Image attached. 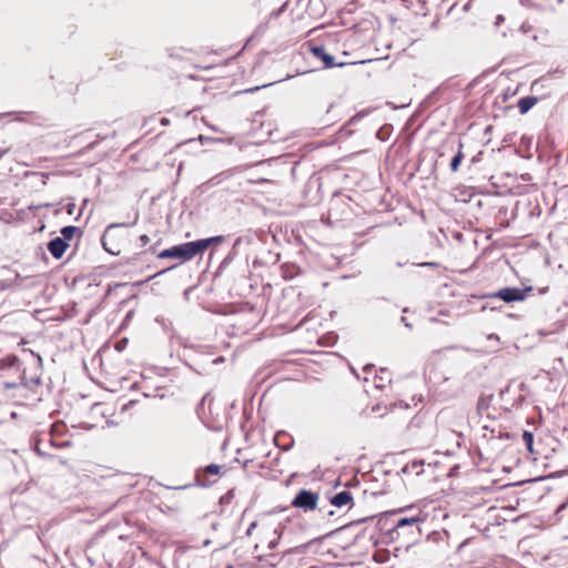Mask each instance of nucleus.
Returning a JSON list of instances; mask_svg holds the SVG:
<instances>
[{
    "instance_id": "nucleus-10",
    "label": "nucleus",
    "mask_w": 568,
    "mask_h": 568,
    "mask_svg": "<svg viewBox=\"0 0 568 568\" xmlns=\"http://www.w3.org/2000/svg\"><path fill=\"white\" fill-rule=\"evenodd\" d=\"M331 504L334 507H337V508H344L345 507L347 509L353 508L354 505H355L353 495L348 490H343V491H339V493L335 494L331 498Z\"/></svg>"
},
{
    "instance_id": "nucleus-13",
    "label": "nucleus",
    "mask_w": 568,
    "mask_h": 568,
    "mask_svg": "<svg viewBox=\"0 0 568 568\" xmlns=\"http://www.w3.org/2000/svg\"><path fill=\"white\" fill-rule=\"evenodd\" d=\"M537 102H538V99L532 95L524 97V98L519 99L517 106H518L520 114H526L532 106L536 105Z\"/></svg>"
},
{
    "instance_id": "nucleus-14",
    "label": "nucleus",
    "mask_w": 568,
    "mask_h": 568,
    "mask_svg": "<svg viewBox=\"0 0 568 568\" xmlns=\"http://www.w3.org/2000/svg\"><path fill=\"white\" fill-rule=\"evenodd\" d=\"M463 143L460 142L459 143V146H458V151L456 153V155L453 158L452 162H450V169L453 172H457L458 169H459V165L464 159V152H463Z\"/></svg>"
},
{
    "instance_id": "nucleus-8",
    "label": "nucleus",
    "mask_w": 568,
    "mask_h": 568,
    "mask_svg": "<svg viewBox=\"0 0 568 568\" xmlns=\"http://www.w3.org/2000/svg\"><path fill=\"white\" fill-rule=\"evenodd\" d=\"M423 518L420 516V511H418L416 515L409 516V517H402L398 518L394 525V528L392 530L393 534H396L397 537H399L400 530H407L408 532H413V528L417 526V524L422 523Z\"/></svg>"
},
{
    "instance_id": "nucleus-28",
    "label": "nucleus",
    "mask_w": 568,
    "mask_h": 568,
    "mask_svg": "<svg viewBox=\"0 0 568 568\" xmlns=\"http://www.w3.org/2000/svg\"><path fill=\"white\" fill-rule=\"evenodd\" d=\"M251 42V39L248 41H246V45L244 47V49L250 44Z\"/></svg>"
},
{
    "instance_id": "nucleus-16",
    "label": "nucleus",
    "mask_w": 568,
    "mask_h": 568,
    "mask_svg": "<svg viewBox=\"0 0 568 568\" xmlns=\"http://www.w3.org/2000/svg\"><path fill=\"white\" fill-rule=\"evenodd\" d=\"M490 404V398H480L477 404V410L480 416L486 415L487 417H490V414L488 412Z\"/></svg>"
},
{
    "instance_id": "nucleus-23",
    "label": "nucleus",
    "mask_w": 568,
    "mask_h": 568,
    "mask_svg": "<svg viewBox=\"0 0 568 568\" xmlns=\"http://www.w3.org/2000/svg\"><path fill=\"white\" fill-rule=\"evenodd\" d=\"M73 209H74V204L73 203L68 204V207H67L68 214L72 215L73 214Z\"/></svg>"
},
{
    "instance_id": "nucleus-17",
    "label": "nucleus",
    "mask_w": 568,
    "mask_h": 568,
    "mask_svg": "<svg viewBox=\"0 0 568 568\" xmlns=\"http://www.w3.org/2000/svg\"><path fill=\"white\" fill-rule=\"evenodd\" d=\"M79 227L77 226H73V225H68V226H64L62 230H61V234L63 236L62 240H64L65 242L67 241H70L73 239L74 234L77 232H79Z\"/></svg>"
},
{
    "instance_id": "nucleus-25",
    "label": "nucleus",
    "mask_w": 568,
    "mask_h": 568,
    "mask_svg": "<svg viewBox=\"0 0 568 568\" xmlns=\"http://www.w3.org/2000/svg\"><path fill=\"white\" fill-rule=\"evenodd\" d=\"M7 153V150H0V160L3 158V155Z\"/></svg>"
},
{
    "instance_id": "nucleus-15",
    "label": "nucleus",
    "mask_w": 568,
    "mask_h": 568,
    "mask_svg": "<svg viewBox=\"0 0 568 568\" xmlns=\"http://www.w3.org/2000/svg\"><path fill=\"white\" fill-rule=\"evenodd\" d=\"M523 442L527 448V450L531 455H538L539 453L534 449V435L530 432L525 430L523 434Z\"/></svg>"
},
{
    "instance_id": "nucleus-5",
    "label": "nucleus",
    "mask_w": 568,
    "mask_h": 568,
    "mask_svg": "<svg viewBox=\"0 0 568 568\" xmlns=\"http://www.w3.org/2000/svg\"><path fill=\"white\" fill-rule=\"evenodd\" d=\"M530 292H532L531 286H526L524 288L503 287L496 293L488 294L487 297L498 298L504 301L505 303L523 302L529 296Z\"/></svg>"
},
{
    "instance_id": "nucleus-7",
    "label": "nucleus",
    "mask_w": 568,
    "mask_h": 568,
    "mask_svg": "<svg viewBox=\"0 0 568 568\" xmlns=\"http://www.w3.org/2000/svg\"><path fill=\"white\" fill-rule=\"evenodd\" d=\"M148 412L146 396L142 399H132L124 404L120 410L121 416L124 419H133L141 417Z\"/></svg>"
},
{
    "instance_id": "nucleus-19",
    "label": "nucleus",
    "mask_w": 568,
    "mask_h": 568,
    "mask_svg": "<svg viewBox=\"0 0 568 568\" xmlns=\"http://www.w3.org/2000/svg\"><path fill=\"white\" fill-rule=\"evenodd\" d=\"M42 443L43 440L42 439H37L36 443H34V452L40 455V456H47L48 455V452L44 449V447L42 446Z\"/></svg>"
},
{
    "instance_id": "nucleus-22",
    "label": "nucleus",
    "mask_w": 568,
    "mask_h": 568,
    "mask_svg": "<svg viewBox=\"0 0 568 568\" xmlns=\"http://www.w3.org/2000/svg\"><path fill=\"white\" fill-rule=\"evenodd\" d=\"M373 369H374V365L373 364H366V365L363 366V371L366 374L371 373Z\"/></svg>"
},
{
    "instance_id": "nucleus-12",
    "label": "nucleus",
    "mask_w": 568,
    "mask_h": 568,
    "mask_svg": "<svg viewBox=\"0 0 568 568\" xmlns=\"http://www.w3.org/2000/svg\"><path fill=\"white\" fill-rule=\"evenodd\" d=\"M69 244L61 237H55L48 243V250L54 258H61Z\"/></svg>"
},
{
    "instance_id": "nucleus-21",
    "label": "nucleus",
    "mask_w": 568,
    "mask_h": 568,
    "mask_svg": "<svg viewBox=\"0 0 568 568\" xmlns=\"http://www.w3.org/2000/svg\"><path fill=\"white\" fill-rule=\"evenodd\" d=\"M140 241H141L142 245L145 246L149 244L150 237L146 234H143L140 236Z\"/></svg>"
},
{
    "instance_id": "nucleus-3",
    "label": "nucleus",
    "mask_w": 568,
    "mask_h": 568,
    "mask_svg": "<svg viewBox=\"0 0 568 568\" xmlns=\"http://www.w3.org/2000/svg\"><path fill=\"white\" fill-rule=\"evenodd\" d=\"M128 224L116 223L109 225L103 232L101 242L104 250L112 255H120L131 241Z\"/></svg>"
},
{
    "instance_id": "nucleus-2",
    "label": "nucleus",
    "mask_w": 568,
    "mask_h": 568,
    "mask_svg": "<svg viewBox=\"0 0 568 568\" xmlns=\"http://www.w3.org/2000/svg\"><path fill=\"white\" fill-rule=\"evenodd\" d=\"M224 241V237L212 236L193 242H186L180 245L163 250L158 254L159 258H178L182 262L190 261L197 255L203 254L211 245H217Z\"/></svg>"
},
{
    "instance_id": "nucleus-27",
    "label": "nucleus",
    "mask_w": 568,
    "mask_h": 568,
    "mask_svg": "<svg viewBox=\"0 0 568 568\" xmlns=\"http://www.w3.org/2000/svg\"><path fill=\"white\" fill-rule=\"evenodd\" d=\"M334 514H335V513H334L333 510H329V511H328V515H329V516H333Z\"/></svg>"
},
{
    "instance_id": "nucleus-26",
    "label": "nucleus",
    "mask_w": 568,
    "mask_h": 568,
    "mask_svg": "<svg viewBox=\"0 0 568 568\" xmlns=\"http://www.w3.org/2000/svg\"><path fill=\"white\" fill-rule=\"evenodd\" d=\"M381 374H386L388 375V372L386 369H381Z\"/></svg>"
},
{
    "instance_id": "nucleus-6",
    "label": "nucleus",
    "mask_w": 568,
    "mask_h": 568,
    "mask_svg": "<svg viewBox=\"0 0 568 568\" xmlns=\"http://www.w3.org/2000/svg\"><path fill=\"white\" fill-rule=\"evenodd\" d=\"M320 500V494L312 490L302 489L300 490L291 505L294 508L302 509L304 513L313 511L317 508Z\"/></svg>"
},
{
    "instance_id": "nucleus-1",
    "label": "nucleus",
    "mask_w": 568,
    "mask_h": 568,
    "mask_svg": "<svg viewBox=\"0 0 568 568\" xmlns=\"http://www.w3.org/2000/svg\"><path fill=\"white\" fill-rule=\"evenodd\" d=\"M281 524L267 515L258 516L246 529V537L254 548V557L262 560L273 556L281 539Z\"/></svg>"
},
{
    "instance_id": "nucleus-20",
    "label": "nucleus",
    "mask_w": 568,
    "mask_h": 568,
    "mask_svg": "<svg viewBox=\"0 0 568 568\" xmlns=\"http://www.w3.org/2000/svg\"><path fill=\"white\" fill-rule=\"evenodd\" d=\"M48 442H49L52 446H58V447H65V446H68V445H69V443H68V442H63V443H60V444H55V443L51 439V437H50V436H49Z\"/></svg>"
},
{
    "instance_id": "nucleus-18",
    "label": "nucleus",
    "mask_w": 568,
    "mask_h": 568,
    "mask_svg": "<svg viewBox=\"0 0 568 568\" xmlns=\"http://www.w3.org/2000/svg\"><path fill=\"white\" fill-rule=\"evenodd\" d=\"M224 468V466H220V465H215V464H211L209 466H206L203 471L204 474L206 475H212V476H215V475H220L221 474V470Z\"/></svg>"
},
{
    "instance_id": "nucleus-24",
    "label": "nucleus",
    "mask_w": 568,
    "mask_h": 568,
    "mask_svg": "<svg viewBox=\"0 0 568 568\" xmlns=\"http://www.w3.org/2000/svg\"><path fill=\"white\" fill-rule=\"evenodd\" d=\"M547 292H548V287H542V288H540V290H539V293H540V294H545V293H547Z\"/></svg>"
},
{
    "instance_id": "nucleus-9",
    "label": "nucleus",
    "mask_w": 568,
    "mask_h": 568,
    "mask_svg": "<svg viewBox=\"0 0 568 568\" xmlns=\"http://www.w3.org/2000/svg\"><path fill=\"white\" fill-rule=\"evenodd\" d=\"M310 52L321 59L324 63V67L326 69H331V68H334V67H344L346 65V62H338L336 63L334 58L332 55H329L328 53H326L325 51V48L323 45H311L310 47Z\"/></svg>"
},
{
    "instance_id": "nucleus-11",
    "label": "nucleus",
    "mask_w": 568,
    "mask_h": 568,
    "mask_svg": "<svg viewBox=\"0 0 568 568\" xmlns=\"http://www.w3.org/2000/svg\"><path fill=\"white\" fill-rule=\"evenodd\" d=\"M220 505L222 507V511H233L234 508L237 507L239 500L236 498V489L232 488L227 490L221 498Z\"/></svg>"
},
{
    "instance_id": "nucleus-4",
    "label": "nucleus",
    "mask_w": 568,
    "mask_h": 568,
    "mask_svg": "<svg viewBox=\"0 0 568 568\" xmlns=\"http://www.w3.org/2000/svg\"><path fill=\"white\" fill-rule=\"evenodd\" d=\"M22 385L21 368L16 356L0 359V390L6 392Z\"/></svg>"
}]
</instances>
